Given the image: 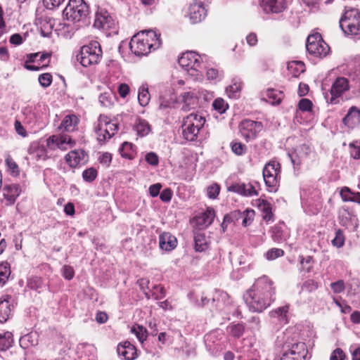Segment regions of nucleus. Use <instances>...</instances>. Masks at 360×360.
Instances as JSON below:
<instances>
[{
  "instance_id": "f257e3e1",
  "label": "nucleus",
  "mask_w": 360,
  "mask_h": 360,
  "mask_svg": "<svg viewBox=\"0 0 360 360\" xmlns=\"http://www.w3.org/2000/svg\"><path fill=\"white\" fill-rule=\"evenodd\" d=\"M275 287L266 276L258 278L246 294L245 302L250 309L262 312L275 300Z\"/></svg>"
},
{
  "instance_id": "f03ea898",
  "label": "nucleus",
  "mask_w": 360,
  "mask_h": 360,
  "mask_svg": "<svg viewBox=\"0 0 360 360\" xmlns=\"http://www.w3.org/2000/svg\"><path fill=\"white\" fill-rule=\"evenodd\" d=\"M160 34L149 30H143L134 35L129 43V48L136 56H146L150 51L160 47Z\"/></svg>"
},
{
  "instance_id": "7ed1b4c3",
  "label": "nucleus",
  "mask_w": 360,
  "mask_h": 360,
  "mask_svg": "<svg viewBox=\"0 0 360 360\" xmlns=\"http://www.w3.org/2000/svg\"><path fill=\"white\" fill-rule=\"evenodd\" d=\"M89 14V7L84 0H70L63 12L65 19L72 23L85 22Z\"/></svg>"
},
{
  "instance_id": "20e7f679",
  "label": "nucleus",
  "mask_w": 360,
  "mask_h": 360,
  "mask_svg": "<svg viewBox=\"0 0 360 360\" xmlns=\"http://www.w3.org/2000/svg\"><path fill=\"white\" fill-rule=\"evenodd\" d=\"M200 64L201 58L197 53L186 51L181 53V75H186L194 81L201 79Z\"/></svg>"
},
{
  "instance_id": "39448f33",
  "label": "nucleus",
  "mask_w": 360,
  "mask_h": 360,
  "mask_svg": "<svg viewBox=\"0 0 360 360\" xmlns=\"http://www.w3.org/2000/svg\"><path fill=\"white\" fill-rule=\"evenodd\" d=\"M102 58V50L99 43L92 41L83 46L77 55V60L84 67L97 64Z\"/></svg>"
},
{
  "instance_id": "423d86ee",
  "label": "nucleus",
  "mask_w": 360,
  "mask_h": 360,
  "mask_svg": "<svg viewBox=\"0 0 360 360\" xmlns=\"http://www.w3.org/2000/svg\"><path fill=\"white\" fill-rule=\"evenodd\" d=\"M205 122V118L199 116L195 112L184 117V123L181 125V128L184 139L187 141L195 140L200 129L204 125Z\"/></svg>"
},
{
  "instance_id": "0eeeda50",
  "label": "nucleus",
  "mask_w": 360,
  "mask_h": 360,
  "mask_svg": "<svg viewBox=\"0 0 360 360\" xmlns=\"http://www.w3.org/2000/svg\"><path fill=\"white\" fill-rule=\"evenodd\" d=\"M340 27L346 34H360V15L357 11H346L340 20Z\"/></svg>"
},
{
  "instance_id": "6e6552de",
  "label": "nucleus",
  "mask_w": 360,
  "mask_h": 360,
  "mask_svg": "<svg viewBox=\"0 0 360 360\" xmlns=\"http://www.w3.org/2000/svg\"><path fill=\"white\" fill-rule=\"evenodd\" d=\"M118 130V125L111 122L105 115H100L95 126V131L98 141H105L110 139Z\"/></svg>"
},
{
  "instance_id": "1a4fd4ad",
  "label": "nucleus",
  "mask_w": 360,
  "mask_h": 360,
  "mask_svg": "<svg viewBox=\"0 0 360 360\" xmlns=\"http://www.w3.org/2000/svg\"><path fill=\"white\" fill-rule=\"evenodd\" d=\"M306 48L309 54L319 58L325 57L329 51V46L319 33L307 37Z\"/></svg>"
},
{
  "instance_id": "9d476101",
  "label": "nucleus",
  "mask_w": 360,
  "mask_h": 360,
  "mask_svg": "<svg viewBox=\"0 0 360 360\" xmlns=\"http://www.w3.org/2000/svg\"><path fill=\"white\" fill-rule=\"evenodd\" d=\"M216 214L214 208L209 207L207 209L195 216L191 220L193 227L198 230H204L208 228L214 221Z\"/></svg>"
},
{
  "instance_id": "9b49d317",
  "label": "nucleus",
  "mask_w": 360,
  "mask_h": 360,
  "mask_svg": "<svg viewBox=\"0 0 360 360\" xmlns=\"http://www.w3.org/2000/svg\"><path fill=\"white\" fill-rule=\"evenodd\" d=\"M75 144V141L66 134L52 135L46 139V146L51 150L56 149L66 150Z\"/></svg>"
},
{
  "instance_id": "f8f14e48",
  "label": "nucleus",
  "mask_w": 360,
  "mask_h": 360,
  "mask_svg": "<svg viewBox=\"0 0 360 360\" xmlns=\"http://www.w3.org/2000/svg\"><path fill=\"white\" fill-rule=\"evenodd\" d=\"M262 128V122L250 120H245L239 124L240 133L247 141L255 139Z\"/></svg>"
},
{
  "instance_id": "ddd939ff",
  "label": "nucleus",
  "mask_w": 360,
  "mask_h": 360,
  "mask_svg": "<svg viewBox=\"0 0 360 360\" xmlns=\"http://www.w3.org/2000/svg\"><path fill=\"white\" fill-rule=\"evenodd\" d=\"M281 172L280 164L276 161H270L263 169V178L266 186L276 187Z\"/></svg>"
},
{
  "instance_id": "4468645a",
  "label": "nucleus",
  "mask_w": 360,
  "mask_h": 360,
  "mask_svg": "<svg viewBox=\"0 0 360 360\" xmlns=\"http://www.w3.org/2000/svg\"><path fill=\"white\" fill-rule=\"evenodd\" d=\"M115 22L110 14L105 9H99L95 16L94 27L108 31L115 28Z\"/></svg>"
},
{
  "instance_id": "2eb2a0df",
  "label": "nucleus",
  "mask_w": 360,
  "mask_h": 360,
  "mask_svg": "<svg viewBox=\"0 0 360 360\" xmlns=\"http://www.w3.org/2000/svg\"><path fill=\"white\" fill-rule=\"evenodd\" d=\"M259 6L266 14H278L287 8L286 0H259Z\"/></svg>"
},
{
  "instance_id": "dca6fc26",
  "label": "nucleus",
  "mask_w": 360,
  "mask_h": 360,
  "mask_svg": "<svg viewBox=\"0 0 360 360\" xmlns=\"http://www.w3.org/2000/svg\"><path fill=\"white\" fill-rule=\"evenodd\" d=\"M307 354L305 344L297 342L293 344L291 348L285 352L280 360H303Z\"/></svg>"
},
{
  "instance_id": "f3484780",
  "label": "nucleus",
  "mask_w": 360,
  "mask_h": 360,
  "mask_svg": "<svg viewBox=\"0 0 360 360\" xmlns=\"http://www.w3.org/2000/svg\"><path fill=\"white\" fill-rule=\"evenodd\" d=\"M189 18L192 23H198L204 20L207 15V9L202 2L194 0L189 6Z\"/></svg>"
},
{
  "instance_id": "a211bd4d",
  "label": "nucleus",
  "mask_w": 360,
  "mask_h": 360,
  "mask_svg": "<svg viewBox=\"0 0 360 360\" xmlns=\"http://www.w3.org/2000/svg\"><path fill=\"white\" fill-rule=\"evenodd\" d=\"M349 89V80L345 77H338L333 83L330 88L331 98L330 100V103H334L335 98L342 96L343 93Z\"/></svg>"
},
{
  "instance_id": "6ab92c4d",
  "label": "nucleus",
  "mask_w": 360,
  "mask_h": 360,
  "mask_svg": "<svg viewBox=\"0 0 360 360\" xmlns=\"http://www.w3.org/2000/svg\"><path fill=\"white\" fill-rule=\"evenodd\" d=\"M65 159L70 167L75 168L87 161V155L83 150H75L69 152Z\"/></svg>"
},
{
  "instance_id": "aec40b11",
  "label": "nucleus",
  "mask_w": 360,
  "mask_h": 360,
  "mask_svg": "<svg viewBox=\"0 0 360 360\" xmlns=\"http://www.w3.org/2000/svg\"><path fill=\"white\" fill-rule=\"evenodd\" d=\"M117 351L124 360H134L136 358V349L128 341L119 344Z\"/></svg>"
},
{
  "instance_id": "412c9836",
  "label": "nucleus",
  "mask_w": 360,
  "mask_h": 360,
  "mask_svg": "<svg viewBox=\"0 0 360 360\" xmlns=\"http://www.w3.org/2000/svg\"><path fill=\"white\" fill-rule=\"evenodd\" d=\"M3 195L9 205H13L21 193V188L18 184H12L5 185L3 188Z\"/></svg>"
},
{
  "instance_id": "4be33fe9",
  "label": "nucleus",
  "mask_w": 360,
  "mask_h": 360,
  "mask_svg": "<svg viewBox=\"0 0 360 360\" xmlns=\"http://www.w3.org/2000/svg\"><path fill=\"white\" fill-rule=\"evenodd\" d=\"M229 190L246 197L257 195L258 194L251 184H236L231 186Z\"/></svg>"
},
{
  "instance_id": "5701e85b",
  "label": "nucleus",
  "mask_w": 360,
  "mask_h": 360,
  "mask_svg": "<svg viewBox=\"0 0 360 360\" xmlns=\"http://www.w3.org/2000/svg\"><path fill=\"white\" fill-rule=\"evenodd\" d=\"M198 104V98L193 91L185 92L182 95L181 110L187 111L195 109Z\"/></svg>"
},
{
  "instance_id": "b1692460",
  "label": "nucleus",
  "mask_w": 360,
  "mask_h": 360,
  "mask_svg": "<svg viewBox=\"0 0 360 360\" xmlns=\"http://www.w3.org/2000/svg\"><path fill=\"white\" fill-rule=\"evenodd\" d=\"M177 239L169 233H163L159 237L160 248L165 251H171L177 245Z\"/></svg>"
},
{
  "instance_id": "393cba45",
  "label": "nucleus",
  "mask_w": 360,
  "mask_h": 360,
  "mask_svg": "<svg viewBox=\"0 0 360 360\" xmlns=\"http://www.w3.org/2000/svg\"><path fill=\"white\" fill-rule=\"evenodd\" d=\"M27 152L30 155H32L36 160H46L48 158L47 149L43 145H40L38 142H32L28 149Z\"/></svg>"
},
{
  "instance_id": "a878e982",
  "label": "nucleus",
  "mask_w": 360,
  "mask_h": 360,
  "mask_svg": "<svg viewBox=\"0 0 360 360\" xmlns=\"http://www.w3.org/2000/svg\"><path fill=\"white\" fill-rule=\"evenodd\" d=\"M10 295H4L0 299V322H6L11 315L12 307L10 304Z\"/></svg>"
},
{
  "instance_id": "bb28decb",
  "label": "nucleus",
  "mask_w": 360,
  "mask_h": 360,
  "mask_svg": "<svg viewBox=\"0 0 360 360\" xmlns=\"http://www.w3.org/2000/svg\"><path fill=\"white\" fill-rule=\"evenodd\" d=\"M343 122L349 127H353L360 123V110L353 106L352 107L347 115L344 117Z\"/></svg>"
},
{
  "instance_id": "cd10ccee",
  "label": "nucleus",
  "mask_w": 360,
  "mask_h": 360,
  "mask_svg": "<svg viewBox=\"0 0 360 360\" xmlns=\"http://www.w3.org/2000/svg\"><path fill=\"white\" fill-rule=\"evenodd\" d=\"M194 248L196 252H204L209 248V241L205 233H194Z\"/></svg>"
},
{
  "instance_id": "c85d7f7f",
  "label": "nucleus",
  "mask_w": 360,
  "mask_h": 360,
  "mask_svg": "<svg viewBox=\"0 0 360 360\" xmlns=\"http://www.w3.org/2000/svg\"><path fill=\"white\" fill-rule=\"evenodd\" d=\"M20 345L23 349H27L38 344V335L36 333H30L22 336L19 340Z\"/></svg>"
},
{
  "instance_id": "c756f323",
  "label": "nucleus",
  "mask_w": 360,
  "mask_h": 360,
  "mask_svg": "<svg viewBox=\"0 0 360 360\" xmlns=\"http://www.w3.org/2000/svg\"><path fill=\"white\" fill-rule=\"evenodd\" d=\"M160 108L165 109L167 108H174L177 103V97L169 91L165 95L160 96Z\"/></svg>"
},
{
  "instance_id": "7c9ffc66",
  "label": "nucleus",
  "mask_w": 360,
  "mask_h": 360,
  "mask_svg": "<svg viewBox=\"0 0 360 360\" xmlns=\"http://www.w3.org/2000/svg\"><path fill=\"white\" fill-rule=\"evenodd\" d=\"M257 202V206L263 213L264 220L266 222L272 220L274 214L271 211V204L267 200L264 199H259Z\"/></svg>"
},
{
  "instance_id": "2f4dec72",
  "label": "nucleus",
  "mask_w": 360,
  "mask_h": 360,
  "mask_svg": "<svg viewBox=\"0 0 360 360\" xmlns=\"http://www.w3.org/2000/svg\"><path fill=\"white\" fill-rule=\"evenodd\" d=\"M288 70L293 77H298L305 72V65L302 61L293 60L288 63Z\"/></svg>"
},
{
  "instance_id": "473e14b6",
  "label": "nucleus",
  "mask_w": 360,
  "mask_h": 360,
  "mask_svg": "<svg viewBox=\"0 0 360 360\" xmlns=\"http://www.w3.org/2000/svg\"><path fill=\"white\" fill-rule=\"evenodd\" d=\"M13 343L12 333L0 330V351L8 349Z\"/></svg>"
},
{
  "instance_id": "72a5a7b5",
  "label": "nucleus",
  "mask_w": 360,
  "mask_h": 360,
  "mask_svg": "<svg viewBox=\"0 0 360 360\" xmlns=\"http://www.w3.org/2000/svg\"><path fill=\"white\" fill-rule=\"evenodd\" d=\"M242 83L237 79H233L232 84L226 88V94L230 98H237L240 96Z\"/></svg>"
},
{
  "instance_id": "f704fd0d",
  "label": "nucleus",
  "mask_w": 360,
  "mask_h": 360,
  "mask_svg": "<svg viewBox=\"0 0 360 360\" xmlns=\"http://www.w3.org/2000/svg\"><path fill=\"white\" fill-rule=\"evenodd\" d=\"M78 122V118L74 115H67L64 117L60 128H63L67 131H74L77 124Z\"/></svg>"
},
{
  "instance_id": "c9c22d12",
  "label": "nucleus",
  "mask_w": 360,
  "mask_h": 360,
  "mask_svg": "<svg viewBox=\"0 0 360 360\" xmlns=\"http://www.w3.org/2000/svg\"><path fill=\"white\" fill-rule=\"evenodd\" d=\"M266 96V101L272 105H278L283 98V93L275 89H268Z\"/></svg>"
},
{
  "instance_id": "e433bc0d",
  "label": "nucleus",
  "mask_w": 360,
  "mask_h": 360,
  "mask_svg": "<svg viewBox=\"0 0 360 360\" xmlns=\"http://www.w3.org/2000/svg\"><path fill=\"white\" fill-rule=\"evenodd\" d=\"M134 129L137 134L141 136H146L150 131V127L148 122L142 119H138L134 126Z\"/></svg>"
},
{
  "instance_id": "4c0bfd02",
  "label": "nucleus",
  "mask_w": 360,
  "mask_h": 360,
  "mask_svg": "<svg viewBox=\"0 0 360 360\" xmlns=\"http://www.w3.org/2000/svg\"><path fill=\"white\" fill-rule=\"evenodd\" d=\"M150 96L146 84H143L139 89L138 100L141 106H146L150 101Z\"/></svg>"
},
{
  "instance_id": "58836bf2",
  "label": "nucleus",
  "mask_w": 360,
  "mask_h": 360,
  "mask_svg": "<svg viewBox=\"0 0 360 360\" xmlns=\"http://www.w3.org/2000/svg\"><path fill=\"white\" fill-rule=\"evenodd\" d=\"M11 274L10 265L8 262L0 263V285L3 286L7 282Z\"/></svg>"
},
{
  "instance_id": "ea45409f",
  "label": "nucleus",
  "mask_w": 360,
  "mask_h": 360,
  "mask_svg": "<svg viewBox=\"0 0 360 360\" xmlns=\"http://www.w3.org/2000/svg\"><path fill=\"white\" fill-rule=\"evenodd\" d=\"M289 310L288 305H285L283 307H280L275 310L271 311V315L273 317H277L280 321L286 323L288 322L287 320V314Z\"/></svg>"
},
{
  "instance_id": "a19ab883",
  "label": "nucleus",
  "mask_w": 360,
  "mask_h": 360,
  "mask_svg": "<svg viewBox=\"0 0 360 360\" xmlns=\"http://www.w3.org/2000/svg\"><path fill=\"white\" fill-rule=\"evenodd\" d=\"M228 333L235 337L240 338L245 331V326L241 323H231L227 327Z\"/></svg>"
},
{
  "instance_id": "79ce46f5",
  "label": "nucleus",
  "mask_w": 360,
  "mask_h": 360,
  "mask_svg": "<svg viewBox=\"0 0 360 360\" xmlns=\"http://www.w3.org/2000/svg\"><path fill=\"white\" fill-rule=\"evenodd\" d=\"M133 146L128 142H124L120 148V153L122 157L127 159L133 158Z\"/></svg>"
},
{
  "instance_id": "37998d69",
  "label": "nucleus",
  "mask_w": 360,
  "mask_h": 360,
  "mask_svg": "<svg viewBox=\"0 0 360 360\" xmlns=\"http://www.w3.org/2000/svg\"><path fill=\"white\" fill-rule=\"evenodd\" d=\"M212 107L219 114H223L229 108V105L223 98H217L213 101Z\"/></svg>"
},
{
  "instance_id": "c03bdc74",
  "label": "nucleus",
  "mask_w": 360,
  "mask_h": 360,
  "mask_svg": "<svg viewBox=\"0 0 360 360\" xmlns=\"http://www.w3.org/2000/svg\"><path fill=\"white\" fill-rule=\"evenodd\" d=\"M131 331L132 333H134L136 336L137 339L141 343H143L146 340L147 331H146V329L144 328L143 326H134L131 328Z\"/></svg>"
},
{
  "instance_id": "a18cd8bd",
  "label": "nucleus",
  "mask_w": 360,
  "mask_h": 360,
  "mask_svg": "<svg viewBox=\"0 0 360 360\" xmlns=\"http://www.w3.org/2000/svg\"><path fill=\"white\" fill-rule=\"evenodd\" d=\"M39 57V53H31L27 55V60L25 63V68L31 70V71H37L39 70V65H29L28 63H34L36 61V58Z\"/></svg>"
},
{
  "instance_id": "49530a36",
  "label": "nucleus",
  "mask_w": 360,
  "mask_h": 360,
  "mask_svg": "<svg viewBox=\"0 0 360 360\" xmlns=\"http://www.w3.org/2000/svg\"><path fill=\"white\" fill-rule=\"evenodd\" d=\"M97 176V171L93 167L88 168L82 172V178L86 182H92Z\"/></svg>"
},
{
  "instance_id": "de8ad7c7",
  "label": "nucleus",
  "mask_w": 360,
  "mask_h": 360,
  "mask_svg": "<svg viewBox=\"0 0 360 360\" xmlns=\"http://www.w3.org/2000/svg\"><path fill=\"white\" fill-rule=\"evenodd\" d=\"M284 255V251L279 248H271L266 253V258L268 260H274Z\"/></svg>"
},
{
  "instance_id": "09e8293b",
  "label": "nucleus",
  "mask_w": 360,
  "mask_h": 360,
  "mask_svg": "<svg viewBox=\"0 0 360 360\" xmlns=\"http://www.w3.org/2000/svg\"><path fill=\"white\" fill-rule=\"evenodd\" d=\"M255 216V211L252 210H245L241 213V217L243 218L242 224L244 226H247L250 224L253 220Z\"/></svg>"
},
{
  "instance_id": "8fccbe9b",
  "label": "nucleus",
  "mask_w": 360,
  "mask_h": 360,
  "mask_svg": "<svg viewBox=\"0 0 360 360\" xmlns=\"http://www.w3.org/2000/svg\"><path fill=\"white\" fill-rule=\"evenodd\" d=\"M38 80L41 86L46 88L51 84L52 75L50 73L41 74Z\"/></svg>"
},
{
  "instance_id": "3c124183",
  "label": "nucleus",
  "mask_w": 360,
  "mask_h": 360,
  "mask_svg": "<svg viewBox=\"0 0 360 360\" xmlns=\"http://www.w3.org/2000/svg\"><path fill=\"white\" fill-rule=\"evenodd\" d=\"M206 77L209 80L221 79L223 77V72L214 68H210L207 70Z\"/></svg>"
},
{
  "instance_id": "603ef678",
  "label": "nucleus",
  "mask_w": 360,
  "mask_h": 360,
  "mask_svg": "<svg viewBox=\"0 0 360 360\" xmlns=\"http://www.w3.org/2000/svg\"><path fill=\"white\" fill-rule=\"evenodd\" d=\"M220 187L217 184H213L207 187V194L211 199H215L219 194Z\"/></svg>"
},
{
  "instance_id": "864d4df0",
  "label": "nucleus",
  "mask_w": 360,
  "mask_h": 360,
  "mask_svg": "<svg viewBox=\"0 0 360 360\" xmlns=\"http://www.w3.org/2000/svg\"><path fill=\"white\" fill-rule=\"evenodd\" d=\"M112 96L110 94H101L99 96V102L103 106L110 107L112 104Z\"/></svg>"
},
{
  "instance_id": "5fc2aeb1",
  "label": "nucleus",
  "mask_w": 360,
  "mask_h": 360,
  "mask_svg": "<svg viewBox=\"0 0 360 360\" xmlns=\"http://www.w3.org/2000/svg\"><path fill=\"white\" fill-rule=\"evenodd\" d=\"M330 288L334 293H341L345 289V282L343 280H338V281L330 283Z\"/></svg>"
},
{
  "instance_id": "6e6d98bb",
  "label": "nucleus",
  "mask_w": 360,
  "mask_h": 360,
  "mask_svg": "<svg viewBox=\"0 0 360 360\" xmlns=\"http://www.w3.org/2000/svg\"><path fill=\"white\" fill-rule=\"evenodd\" d=\"M27 286L32 290H37L42 286V281L39 277L31 278L27 283Z\"/></svg>"
},
{
  "instance_id": "4d7b16f0",
  "label": "nucleus",
  "mask_w": 360,
  "mask_h": 360,
  "mask_svg": "<svg viewBox=\"0 0 360 360\" xmlns=\"http://www.w3.org/2000/svg\"><path fill=\"white\" fill-rule=\"evenodd\" d=\"M146 161L152 166H157L159 163L158 155L153 152L148 153L145 156Z\"/></svg>"
},
{
  "instance_id": "13d9d810",
  "label": "nucleus",
  "mask_w": 360,
  "mask_h": 360,
  "mask_svg": "<svg viewBox=\"0 0 360 360\" xmlns=\"http://www.w3.org/2000/svg\"><path fill=\"white\" fill-rule=\"evenodd\" d=\"M298 106L300 110L303 112H308L311 110L312 103L307 98H302L299 101Z\"/></svg>"
},
{
  "instance_id": "bf43d9fd",
  "label": "nucleus",
  "mask_w": 360,
  "mask_h": 360,
  "mask_svg": "<svg viewBox=\"0 0 360 360\" xmlns=\"http://www.w3.org/2000/svg\"><path fill=\"white\" fill-rule=\"evenodd\" d=\"M318 288V283L314 280H307L306 281L302 287V290H306L308 292H312L316 290Z\"/></svg>"
},
{
  "instance_id": "052dcab7",
  "label": "nucleus",
  "mask_w": 360,
  "mask_h": 360,
  "mask_svg": "<svg viewBox=\"0 0 360 360\" xmlns=\"http://www.w3.org/2000/svg\"><path fill=\"white\" fill-rule=\"evenodd\" d=\"M350 154L354 159H360V143H352L349 144Z\"/></svg>"
},
{
  "instance_id": "680f3d73",
  "label": "nucleus",
  "mask_w": 360,
  "mask_h": 360,
  "mask_svg": "<svg viewBox=\"0 0 360 360\" xmlns=\"http://www.w3.org/2000/svg\"><path fill=\"white\" fill-rule=\"evenodd\" d=\"M246 148L245 145L241 143H233L231 145L232 151L238 155L245 153Z\"/></svg>"
},
{
  "instance_id": "e2e57ef3",
  "label": "nucleus",
  "mask_w": 360,
  "mask_h": 360,
  "mask_svg": "<svg viewBox=\"0 0 360 360\" xmlns=\"http://www.w3.org/2000/svg\"><path fill=\"white\" fill-rule=\"evenodd\" d=\"M344 241L345 240H344V236H343L342 233L341 232L340 230L337 231L336 233H335V237L332 240V244L334 246L340 248L344 245Z\"/></svg>"
},
{
  "instance_id": "0e129e2a",
  "label": "nucleus",
  "mask_w": 360,
  "mask_h": 360,
  "mask_svg": "<svg viewBox=\"0 0 360 360\" xmlns=\"http://www.w3.org/2000/svg\"><path fill=\"white\" fill-rule=\"evenodd\" d=\"M65 0H43L46 8L53 10L58 7Z\"/></svg>"
},
{
  "instance_id": "69168bd1",
  "label": "nucleus",
  "mask_w": 360,
  "mask_h": 360,
  "mask_svg": "<svg viewBox=\"0 0 360 360\" xmlns=\"http://www.w3.org/2000/svg\"><path fill=\"white\" fill-rule=\"evenodd\" d=\"M352 193H353L351 191V190L347 187H344L340 191V196L342 200L345 202H352Z\"/></svg>"
},
{
  "instance_id": "338daca9",
  "label": "nucleus",
  "mask_w": 360,
  "mask_h": 360,
  "mask_svg": "<svg viewBox=\"0 0 360 360\" xmlns=\"http://www.w3.org/2000/svg\"><path fill=\"white\" fill-rule=\"evenodd\" d=\"M345 354L344 352L340 349H335L330 355V360H344Z\"/></svg>"
},
{
  "instance_id": "774afa93",
  "label": "nucleus",
  "mask_w": 360,
  "mask_h": 360,
  "mask_svg": "<svg viewBox=\"0 0 360 360\" xmlns=\"http://www.w3.org/2000/svg\"><path fill=\"white\" fill-rule=\"evenodd\" d=\"M249 323H250L249 328L252 331L255 332V331H257V330H259V328H260V321H259L258 317H255V316L252 317L250 319Z\"/></svg>"
}]
</instances>
